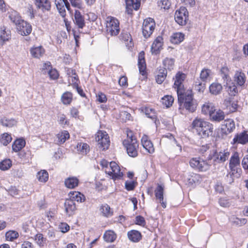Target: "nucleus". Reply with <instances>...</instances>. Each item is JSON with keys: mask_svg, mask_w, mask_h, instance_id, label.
<instances>
[{"mask_svg": "<svg viewBox=\"0 0 248 248\" xmlns=\"http://www.w3.org/2000/svg\"><path fill=\"white\" fill-rule=\"evenodd\" d=\"M230 168L231 171L229 174L235 177L236 178H239L240 177L242 172V170L240 167H230Z\"/></svg>", "mask_w": 248, "mask_h": 248, "instance_id": "603ef678", "label": "nucleus"}, {"mask_svg": "<svg viewBox=\"0 0 248 248\" xmlns=\"http://www.w3.org/2000/svg\"><path fill=\"white\" fill-rule=\"evenodd\" d=\"M13 138L11 134L7 132L0 135V144L3 146H7L12 141Z\"/></svg>", "mask_w": 248, "mask_h": 248, "instance_id": "c756f323", "label": "nucleus"}, {"mask_svg": "<svg viewBox=\"0 0 248 248\" xmlns=\"http://www.w3.org/2000/svg\"><path fill=\"white\" fill-rule=\"evenodd\" d=\"M104 240L107 242H113L116 238V234L113 231H106L103 236Z\"/></svg>", "mask_w": 248, "mask_h": 248, "instance_id": "ea45409f", "label": "nucleus"}, {"mask_svg": "<svg viewBox=\"0 0 248 248\" xmlns=\"http://www.w3.org/2000/svg\"><path fill=\"white\" fill-rule=\"evenodd\" d=\"M36 177L40 182L45 183L48 181L49 174L46 170H42L37 173Z\"/></svg>", "mask_w": 248, "mask_h": 248, "instance_id": "473e14b6", "label": "nucleus"}, {"mask_svg": "<svg viewBox=\"0 0 248 248\" xmlns=\"http://www.w3.org/2000/svg\"><path fill=\"white\" fill-rule=\"evenodd\" d=\"M25 139L23 138L16 139L12 144V150L13 152L17 153L21 151L26 146Z\"/></svg>", "mask_w": 248, "mask_h": 248, "instance_id": "2eb2a0df", "label": "nucleus"}, {"mask_svg": "<svg viewBox=\"0 0 248 248\" xmlns=\"http://www.w3.org/2000/svg\"><path fill=\"white\" fill-rule=\"evenodd\" d=\"M211 71L208 69H203L201 72L200 78L202 81L206 80L209 77Z\"/></svg>", "mask_w": 248, "mask_h": 248, "instance_id": "864d4df0", "label": "nucleus"}, {"mask_svg": "<svg viewBox=\"0 0 248 248\" xmlns=\"http://www.w3.org/2000/svg\"><path fill=\"white\" fill-rule=\"evenodd\" d=\"M72 5L78 9H82L83 8V2L82 0H69Z\"/></svg>", "mask_w": 248, "mask_h": 248, "instance_id": "680f3d73", "label": "nucleus"}, {"mask_svg": "<svg viewBox=\"0 0 248 248\" xmlns=\"http://www.w3.org/2000/svg\"><path fill=\"white\" fill-rule=\"evenodd\" d=\"M12 166V161L10 159L5 158L0 162V170L2 171L7 170Z\"/></svg>", "mask_w": 248, "mask_h": 248, "instance_id": "58836bf2", "label": "nucleus"}, {"mask_svg": "<svg viewBox=\"0 0 248 248\" xmlns=\"http://www.w3.org/2000/svg\"><path fill=\"white\" fill-rule=\"evenodd\" d=\"M185 37V35L181 32L173 33L171 38V41L172 43L178 44L182 42Z\"/></svg>", "mask_w": 248, "mask_h": 248, "instance_id": "a19ab883", "label": "nucleus"}, {"mask_svg": "<svg viewBox=\"0 0 248 248\" xmlns=\"http://www.w3.org/2000/svg\"><path fill=\"white\" fill-rule=\"evenodd\" d=\"M100 164L105 169L106 173L110 176L114 181L122 179L123 172L121 171L120 166L115 162H108L103 159L100 161Z\"/></svg>", "mask_w": 248, "mask_h": 248, "instance_id": "7ed1b4c3", "label": "nucleus"}, {"mask_svg": "<svg viewBox=\"0 0 248 248\" xmlns=\"http://www.w3.org/2000/svg\"><path fill=\"white\" fill-rule=\"evenodd\" d=\"M185 78L186 75L182 73L178 72L176 74L175 78H174V82L173 87L176 90L177 93H181V92H184L185 91L183 82Z\"/></svg>", "mask_w": 248, "mask_h": 248, "instance_id": "9b49d317", "label": "nucleus"}, {"mask_svg": "<svg viewBox=\"0 0 248 248\" xmlns=\"http://www.w3.org/2000/svg\"><path fill=\"white\" fill-rule=\"evenodd\" d=\"M140 5V0H126V11L131 14L133 9L138 10Z\"/></svg>", "mask_w": 248, "mask_h": 248, "instance_id": "aec40b11", "label": "nucleus"}, {"mask_svg": "<svg viewBox=\"0 0 248 248\" xmlns=\"http://www.w3.org/2000/svg\"><path fill=\"white\" fill-rule=\"evenodd\" d=\"M48 74L49 75V78L51 79H56L58 78L59 74L58 72L55 69H50L48 71Z\"/></svg>", "mask_w": 248, "mask_h": 248, "instance_id": "13d9d810", "label": "nucleus"}, {"mask_svg": "<svg viewBox=\"0 0 248 248\" xmlns=\"http://www.w3.org/2000/svg\"><path fill=\"white\" fill-rule=\"evenodd\" d=\"M102 215L105 217H109L113 215V211L107 204H102L100 208Z\"/></svg>", "mask_w": 248, "mask_h": 248, "instance_id": "2f4dec72", "label": "nucleus"}, {"mask_svg": "<svg viewBox=\"0 0 248 248\" xmlns=\"http://www.w3.org/2000/svg\"><path fill=\"white\" fill-rule=\"evenodd\" d=\"M107 31L111 36L118 35L120 31L119 22L116 18L108 16L106 18Z\"/></svg>", "mask_w": 248, "mask_h": 248, "instance_id": "423d86ee", "label": "nucleus"}, {"mask_svg": "<svg viewBox=\"0 0 248 248\" xmlns=\"http://www.w3.org/2000/svg\"><path fill=\"white\" fill-rule=\"evenodd\" d=\"M141 110L147 117L152 120L156 124H157V122L159 123L156 112L154 109L149 107L145 106L141 108Z\"/></svg>", "mask_w": 248, "mask_h": 248, "instance_id": "f3484780", "label": "nucleus"}, {"mask_svg": "<svg viewBox=\"0 0 248 248\" xmlns=\"http://www.w3.org/2000/svg\"><path fill=\"white\" fill-rule=\"evenodd\" d=\"M158 6L162 9H169L171 6L170 0H160L158 3Z\"/></svg>", "mask_w": 248, "mask_h": 248, "instance_id": "5fc2aeb1", "label": "nucleus"}, {"mask_svg": "<svg viewBox=\"0 0 248 248\" xmlns=\"http://www.w3.org/2000/svg\"><path fill=\"white\" fill-rule=\"evenodd\" d=\"M11 39V31L4 26L0 28V46H3Z\"/></svg>", "mask_w": 248, "mask_h": 248, "instance_id": "4468645a", "label": "nucleus"}, {"mask_svg": "<svg viewBox=\"0 0 248 248\" xmlns=\"http://www.w3.org/2000/svg\"><path fill=\"white\" fill-rule=\"evenodd\" d=\"M66 74L68 78V83L70 85H72L74 86L78 84L79 79L75 70L68 69L66 70Z\"/></svg>", "mask_w": 248, "mask_h": 248, "instance_id": "a211bd4d", "label": "nucleus"}, {"mask_svg": "<svg viewBox=\"0 0 248 248\" xmlns=\"http://www.w3.org/2000/svg\"><path fill=\"white\" fill-rule=\"evenodd\" d=\"M0 123L4 127H12L16 125L17 121L13 118L3 117L0 119Z\"/></svg>", "mask_w": 248, "mask_h": 248, "instance_id": "c85d7f7f", "label": "nucleus"}, {"mask_svg": "<svg viewBox=\"0 0 248 248\" xmlns=\"http://www.w3.org/2000/svg\"><path fill=\"white\" fill-rule=\"evenodd\" d=\"M220 72L222 75V78L228 81L230 78L229 76V69L227 67H223L220 70Z\"/></svg>", "mask_w": 248, "mask_h": 248, "instance_id": "bf43d9fd", "label": "nucleus"}, {"mask_svg": "<svg viewBox=\"0 0 248 248\" xmlns=\"http://www.w3.org/2000/svg\"><path fill=\"white\" fill-rule=\"evenodd\" d=\"M79 183V180L76 177H69L64 181L65 186L68 188L72 189L77 187Z\"/></svg>", "mask_w": 248, "mask_h": 248, "instance_id": "cd10ccee", "label": "nucleus"}, {"mask_svg": "<svg viewBox=\"0 0 248 248\" xmlns=\"http://www.w3.org/2000/svg\"><path fill=\"white\" fill-rule=\"evenodd\" d=\"M178 101L179 109L185 108L189 112H194L196 108V104L193 100V96L191 91L178 93Z\"/></svg>", "mask_w": 248, "mask_h": 248, "instance_id": "f03ea898", "label": "nucleus"}, {"mask_svg": "<svg viewBox=\"0 0 248 248\" xmlns=\"http://www.w3.org/2000/svg\"><path fill=\"white\" fill-rule=\"evenodd\" d=\"M65 211L68 216L72 215L75 211L76 205L72 200L66 199L64 202Z\"/></svg>", "mask_w": 248, "mask_h": 248, "instance_id": "5701e85b", "label": "nucleus"}, {"mask_svg": "<svg viewBox=\"0 0 248 248\" xmlns=\"http://www.w3.org/2000/svg\"><path fill=\"white\" fill-rule=\"evenodd\" d=\"M141 142L143 147L150 154H153L155 152V149L152 142L149 140V138L144 135L141 140Z\"/></svg>", "mask_w": 248, "mask_h": 248, "instance_id": "412c9836", "label": "nucleus"}, {"mask_svg": "<svg viewBox=\"0 0 248 248\" xmlns=\"http://www.w3.org/2000/svg\"><path fill=\"white\" fill-rule=\"evenodd\" d=\"M211 158L203 160L200 157H193L189 161L190 166L200 171H205L210 169L212 164Z\"/></svg>", "mask_w": 248, "mask_h": 248, "instance_id": "39448f33", "label": "nucleus"}, {"mask_svg": "<svg viewBox=\"0 0 248 248\" xmlns=\"http://www.w3.org/2000/svg\"><path fill=\"white\" fill-rule=\"evenodd\" d=\"M193 133H196L202 138H207L213 132L212 124L201 118H196L191 124Z\"/></svg>", "mask_w": 248, "mask_h": 248, "instance_id": "f257e3e1", "label": "nucleus"}, {"mask_svg": "<svg viewBox=\"0 0 248 248\" xmlns=\"http://www.w3.org/2000/svg\"><path fill=\"white\" fill-rule=\"evenodd\" d=\"M123 144L126 149L127 154L130 156L132 157L137 156L139 144L131 131L127 133V138L123 141Z\"/></svg>", "mask_w": 248, "mask_h": 248, "instance_id": "20e7f679", "label": "nucleus"}, {"mask_svg": "<svg viewBox=\"0 0 248 248\" xmlns=\"http://www.w3.org/2000/svg\"><path fill=\"white\" fill-rule=\"evenodd\" d=\"M174 101V98L171 95H167L161 99L162 104L166 108H169L172 106Z\"/></svg>", "mask_w": 248, "mask_h": 248, "instance_id": "c03bdc74", "label": "nucleus"}, {"mask_svg": "<svg viewBox=\"0 0 248 248\" xmlns=\"http://www.w3.org/2000/svg\"><path fill=\"white\" fill-rule=\"evenodd\" d=\"M77 150L82 154H86L89 151V146L85 143L79 142L77 145Z\"/></svg>", "mask_w": 248, "mask_h": 248, "instance_id": "a18cd8bd", "label": "nucleus"}, {"mask_svg": "<svg viewBox=\"0 0 248 248\" xmlns=\"http://www.w3.org/2000/svg\"><path fill=\"white\" fill-rule=\"evenodd\" d=\"M201 179L200 175L197 174H193L191 176L190 178H189V182L191 184L198 183Z\"/></svg>", "mask_w": 248, "mask_h": 248, "instance_id": "e2e57ef3", "label": "nucleus"}, {"mask_svg": "<svg viewBox=\"0 0 248 248\" xmlns=\"http://www.w3.org/2000/svg\"><path fill=\"white\" fill-rule=\"evenodd\" d=\"M50 69H52L50 62H46L43 64L41 71L44 74H46L48 73V71H49Z\"/></svg>", "mask_w": 248, "mask_h": 248, "instance_id": "052dcab7", "label": "nucleus"}, {"mask_svg": "<svg viewBox=\"0 0 248 248\" xmlns=\"http://www.w3.org/2000/svg\"><path fill=\"white\" fill-rule=\"evenodd\" d=\"M230 155V153L228 150L216 151L213 155V159L217 163H223L228 159Z\"/></svg>", "mask_w": 248, "mask_h": 248, "instance_id": "ddd939ff", "label": "nucleus"}, {"mask_svg": "<svg viewBox=\"0 0 248 248\" xmlns=\"http://www.w3.org/2000/svg\"><path fill=\"white\" fill-rule=\"evenodd\" d=\"M234 78L237 84L240 86H243L246 82V76L244 73L242 72H236Z\"/></svg>", "mask_w": 248, "mask_h": 248, "instance_id": "72a5a7b5", "label": "nucleus"}, {"mask_svg": "<svg viewBox=\"0 0 248 248\" xmlns=\"http://www.w3.org/2000/svg\"><path fill=\"white\" fill-rule=\"evenodd\" d=\"M227 92L230 95L235 96L238 93L237 88L234 84H232L228 86Z\"/></svg>", "mask_w": 248, "mask_h": 248, "instance_id": "6e6d98bb", "label": "nucleus"}, {"mask_svg": "<svg viewBox=\"0 0 248 248\" xmlns=\"http://www.w3.org/2000/svg\"><path fill=\"white\" fill-rule=\"evenodd\" d=\"M163 38L161 36H159L156 37L151 46L152 53L157 54L160 51L163 44Z\"/></svg>", "mask_w": 248, "mask_h": 248, "instance_id": "4be33fe9", "label": "nucleus"}, {"mask_svg": "<svg viewBox=\"0 0 248 248\" xmlns=\"http://www.w3.org/2000/svg\"><path fill=\"white\" fill-rule=\"evenodd\" d=\"M240 167L239 155L236 152L234 153L231 157L229 163V167Z\"/></svg>", "mask_w": 248, "mask_h": 248, "instance_id": "79ce46f5", "label": "nucleus"}, {"mask_svg": "<svg viewBox=\"0 0 248 248\" xmlns=\"http://www.w3.org/2000/svg\"><path fill=\"white\" fill-rule=\"evenodd\" d=\"M68 196L69 199L73 202L77 201L82 202L85 201V196L78 191H71L69 192Z\"/></svg>", "mask_w": 248, "mask_h": 248, "instance_id": "bb28decb", "label": "nucleus"}, {"mask_svg": "<svg viewBox=\"0 0 248 248\" xmlns=\"http://www.w3.org/2000/svg\"><path fill=\"white\" fill-rule=\"evenodd\" d=\"M222 85L217 82H213L209 86V89L210 93L214 95H217L221 93L222 90Z\"/></svg>", "mask_w": 248, "mask_h": 248, "instance_id": "393cba45", "label": "nucleus"}, {"mask_svg": "<svg viewBox=\"0 0 248 248\" xmlns=\"http://www.w3.org/2000/svg\"><path fill=\"white\" fill-rule=\"evenodd\" d=\"M31 56L35 58H40L45 53V49L42 46L32 47L30 49Z\"/></svg>", "mask_w": 248, "mask_h": 248, "instance_id": "a878e982", "label": "nucleus"}, {"mask_svg": "<svg viewBox=\"0 0 248 248\" xmlns=\"http://www.w3.org/2000/svg\"><path fill=\"white\" fill-rule=\"evenodd\" d=\"M235 128V123L233 120L231 119L226 120L221 124L220 131L218 133L219 136L224 139L227 135L232 133Z\"/></svg>", "mask_w": 248, "mask_h": 248, "instance_id": "6e6552de", "label": "nucleus"}, {"mask_svg": "<svg viewBox=\"0 0 248 248\" xmlns=\"http://www.w3.org/2000/svg\"><path fill=\"white\" fill-rule=\"evenodd\" d=\"M9 17L11 20L16 25L20 21V17L17 12L14 10L9 12Z\"/></svg>", "mask_w": 248, "mask_h": 248, "instance_id": "3c124183", "label": "nucleus"}, {"mask_svg": "<svg viewBox=\"0 0 248 248\" xmlns=\"http://www.w3.org/2000/svg\"><path fill=\"white\" fill-rule=\"evenodd\" d=\"M95 140L99 148L103 150L107 149L109 146V138L106 131H99L95 135Z\"/></svg>", "mask_w": 248, "mask_h": 248, "instance_id": "0eeeda50", "label": "nucleus"}, {"mask_svg": "<svg viewBox=\"0 0 248 248\" xmlns=\"http://www.w3.org/2000/svg\"><path fill=\"white\" fill-rule=\"evenodd\" d=\"M242 165L245 170H248V155H246L243 158L242 161Z\"/></svg>", "mask_w": 248, "mask_h": 248, "instance_id": "774afa93", "label": "nucleus"}, {"mask_svg": "<svg viewBox=\"0 0 248 248\" xmlns=\"http://www.w3.org/2000/svg\"><path fill=\"white\" fill-rule=\"evenodd\" d=\"M231 223L236 226H241L246 224L247 222L246 218H238L235 216H232L230 218Z\"/></svg>", "mask_w": 248, "mask_h": 248, "instance_id": "4c0bfd02", "label": "nucleus"}, {"mask_svg": "<svg viewBox=\"0 0 248 248\" xmlns=\"http://www.w3.org/2000/svg\"><path fill=\"white\" fill-rule=\"evenodd\" d=\"M248 142V134L245 132H242L236 134L233 139V143H240L242 144Z\"/></svg>", "mask_w": 248, "mask_h": 248, "instance_id": "b1692460", "label": "nucleus"}, {"mask_svg": "<svg viewBox=\"0 0 248 248\" xmlns=\"http://www.w3.org/2000/svg\"><path fill=\"white\" fill-rule=\"evenodd\" d=\"M138 66L140 73L144 75L145 73L146 63L145 60L138 61Z\"/></svg>", "mask_w": 248, "mask_h": 248, "instance_id": "4d7b16f0", "label": "nucleus"}, {"mask_svg": "<svg viewBox=\"0 0 248 248\" xmlns=\"http://www.w3.org/2000/svg\"><path fill=\"white\" fill-rule=\"evenodd\" d=\"M19 236L17 232L13 230L7 231L5 233L6 240L9 241H13L15 239H17Z\"/></svg>", "mask_w": 248, "mask_h": 248, "instance_id": "37998d69", "label": "nucleus"}, {"mask_svg": "<svg viewBox=\"0 0 248 248\" xmlns=\"http://www.w3.org/2000/svg\"><path fill=\"white\" fill-rule=\"evenodd\" d=\"M127 235L129 240L133 242H138L141 238L140 232L136 230H132L128 232Z\"/></svg>", "mask_w": 248, "mask_h": 248, "instance_id": "7c9ffc66", "label": "nucleus"}, {"mask_svg": "<svg viewBox=\"0 0 248 248\" xmlns=\"http://www.w3.org/2000/svg\"><path fill=\"white\" fill-rule=\"evenodd\" d=\"M165 68H167L169 70L173 69L174 65V60L172 58H166L163 62Z\"/></svg>", "mask_w": 248, "mask_h": 248, "instance_id": "09e8293b", "label": "nucleus"}, {"mask_svg": "<svg viewBox=\"0 0 248 248\" xmlns=\"http://www.w3.org/2000/svg\"><path fill=\"white\" fill-rule=\"evenodd\" d=\"M75 19L77 25L79 28H83L85 25L84 20L80 13V12L78 10H76L75 13Z\"/></svg>", "mask_w": 248, "mask_h": 248, "instance_id": "e433bc0d", "label": "nucleus"}, {"mask_svg": "<svg viewBox=\"0 0 248 248\" xmlns=\"http://www.w3.org/2000/svg\"><path fill=\"white\" fill-rule=\"evenodd\" d=\"M215 109V107L211 103L207 102L204 104L202 107V112L204 114H209L210 116Z\"/></svg>", "mask_w": 248, "mask_h": 248, "instance_id": "c9c22d12", "label": "nucleus"}, {"mask_svg": "<svg viewBox=\"0 0 248 248\" xmlns=\"http://www.w3.org/2000/svg\"><path fill=\"white\" fill-rule=\"evenodd\" d=\"M188 13L185 7H181L175 13L174 19L175 21L180 25L183 26L186 24L188 20Z\"/></svg>", "mask_w": 248, "mask_h": 248, "instance_id": "9d476101", "label": "nucleus"}, {"mask_svg": "<svg viewBox=\"0 0 248 248\" xmlns=\"http://www.w3.org/2000/svg\"><path fill=\"white\" fill-rule=\"evenodd\" d=\"M121 39L124 40V41H131V38L130 34L127 32H122L121 36H120Z\"/></svg>", "mask_w": 248, "mask_h": 248, "instance_id": "0e129e2a", "label": "nucleus"}, {"mask_svg": "<svg viewBox=\"0 0 248 248\" xmlns=\"http://www.w3.org/2000/svg\"><path fill=\"white\" fill-rule=\"evenodd\" d=\"M34 3L36 8L43 12L49 11L51 5L50 0H34Z\"/></svg>", "mask_w": 248, "mask_h": 248, "instance_id": "dca6fc26", "label": "nucleus"}, {"mask_svg": "<svg viewBox=\"0 0 248 248\" xmlns=\"http://www.w3.org/2000/svg\"><path fill=\"white\" fill-rule=\"evenodd\" d=\"M225 115L224 112L220 109H216L210 113V119L211 121L215 122H220L225 118Z\"/></svg>", "mask_w": 248, "mask_h": 248, "instance_id": "6ab92c4d", "label": "nucleus"}, {"mask_svg": "<svg viewBox=\"0 0 248 248\" xmlns=\"http://www.w3.org/2000/svg\"><path fill=\"white\" fill-rule=\"evenodd\" d=\"M34 240L40 247H43L45 244L46 238L44 237L43 234L38 233L34 236Z\"/></svg>", "mask_w": 248, "mask_h": 248, "instance_id": "de8ad7c7", "label": "nucleus"}, {"mask_svg": "<svg viewBox=\"0 0 248 248\" xmlns=\"http://www.w3.org/2000/svg\"><path fill=\"white\" fill-rule=\"evenodd\" d=\"M16 25L18 31L22 35H28L32 31L31 26L23 20H20Z\"/></svg>", "mask_w": 248, "mask_h": 248, "instance_id": "f8f14e48", "label": "nucleus"}, {"mask_svg": "<svg viewBox=\"0 0 248 248\" xmlns=\"http://www.w3.org/2000/svg\"><path fill=\"white\" fill-rule=\"evenodd\" d=\"M167 72L166 68H160L158 70V74L156 77V82L158 84H161L166 79Z\"/></svg>", "mask_w": 248, "mask_h": 248, "instance_id": "f704fd0d", "label": "nucleus"}, {"mask_svg": "<svg viewBox=\"0 0 248 248\" xmlns=\"http://www.w3.org/2000/svg\"><path fill=\"white\" fill-rule=\"evenodd\" d=\"M205 89V84L203 83H199L195 85V90L199 93H203Z\"/></svg>", "mask_w": 248, "mask_h": 248, "instance_id": "338daca9", "label": "nucleus"}, {"mask_svg": "<svg viewBox=\"0 0 248 248\" xmlns=\"http://www.w3.org/2000/svg\"><path fill=\"white\" fill-rule=\"evenodd\" d=\"M136 223L139 225L144 226L145 225V221L143 217L139 216L136 217Z\"/></svg>", "mask_w": 248, "mask_h": 248, "instance_id": "69168bd1", "label": "nucleus"}, {"mask_svg": "<svg viewBox=\"0 0 248 248\" xmlns=\"http://www.w3.org/2000/svg\"><path fill=\"white\" fill-rule=\"evenodd\" d=\"M155 26V22L152 18H147L144 20L142 24V34L145 38L149 37L153 33Z\"/></svg>", "mask_w": 248, "mask_h": 248, "instance_id": "1a4fd4ad", "label": "nucleus"}, {"mask_svg": "<svg viewBox=\"0 0 248 248\" xmlns=\"http://www.w3.org/2000/svg\"><path fill=\"white\" fill-rule=\"evenodd\" d=\"M73 100V94L70 92L63 93V104L69 105Z\"/></svg>", "mask_w": 248, "mask_h": 248, "instance_id": "8fccbe9b", "label": "nucleus"}, {"mask_svg": "<svg viewBox=\"0 0 248 248\" xmlns=\"http://www.w3.org/2000/svg\"><path fill=\"white\" fill-rule=\"evenodd\" d=\"M164 187L161 185H158L155 190V195L157 199L159 200V202L163 200Z\"/></svg>", "mask_w": 248, "mask_h": 248, "instance_id": "49530a36", "label": "nucleus"}]
</instances>
